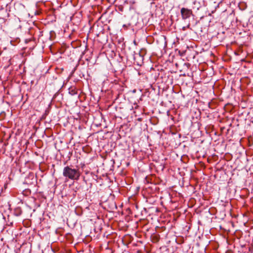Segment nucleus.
Segmentation results:
<instances>
[{
    "mask_svg": "<svg viewBox=\"0 0 253 253\" xmlns=\"http://www.w3.org/2000/svg\"><path fill=\"white\" fill-rule=\"evenodd\" d=\"M81 173L79 169H72L69 166H66L64 168L63 170V175L67 178L78 180Z\"/></svg>",
    "mask_w": 253,
    "mask_h": 253,
    "instance_id": "1",
    "label": "nucleus"
},
{
    "mask_svg": "<svg viewBox=\"0 0 253 253\" xmlns=\"http://www.w3.org/2000/svg\"><path fill=\"white\" fill-rule=\"evenodd\" d=\"M181 17L183 20L189 18L192 15L193 12L191 9L182 7L180 10Z\"/></svg>",
    "mask_w": 253,
    "mask_h": 253,
    "instance_id": "2",
    "label": "nucleus"
},
{
    "mask_svg": "<svg viewBox=\"0 0 253 253\" xmlns=\"http://www.w3.org/2000/svg\"><path fill=\"white\" fill-rule=\"evenodd\" d=\"M69 92H70V93H71L72 95H74V94H76V91H75L74 90H73V89H72V90L71 91H70Z\"/></svg>",
    "mask_w": 253,
    "mask_h": 253,
    "instance_id": "3",
    "label": "nucleus"
}]
</instances>
